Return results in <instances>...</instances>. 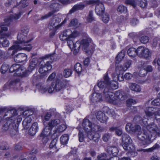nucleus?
<instances>
[{
  "mask_svg": "<svg viewBox=\"0 0 160 160\" xmlns=\"http://www.w3.org/2000/svg\"><path fill=\"white\" fill-rule=\"evenodd\" d=\"M56 74L55 73L53 72L50 74L47 80V83H48L52 80L55 78Z\"/></svg>",
  "mask_w": 160,
  "mask_h": 160,
  "instance_id": "obj_51",
  "label": "nucleus"
},
{
  "mask_svg": "<svg viewBox=\"0 0 160 160\" xmlns=\"http://www.w3.org/2000/svg\"><path fill=\"white\" fill-rule=\"evenodd\" d=\"M1 43L2 46L4 47H8L9 44V41L3 38H0V44Z\"/></svg>",
  "mask_w": 160,
  "mask_h": 160,
  "instance_id": "obj_41",
  "label": "nucleus"
},
{
  "mask_svg": "<svg viewBox=\"0 0 160 160\" xmlns=\"http://www.w3.org/2000/svg\"><path fill=\"white\" fill-rule=\"evenodd\" d=\"M90 100L92 102L102 101V95L98 93H93L90 96Z\"/></svg>",
  "mask_w": 160,
  "mask_h": 160,
  "instance_id": "obj_25",
  "label": "nucleus"
},
{
  "mask_svg": "<svg viewBox=\"0 0 160 160\" xmlns=\"http://www.w3.org/2000/svg\"><path fill=\"white\" fill-rule=\"evenodd\" d=\"M69 139V136L67 134H64L62 135L60 138V142L62 144H66Z\"/></svg>",
  "mask_w": 160,
  "mask_h": 160,
  "instance_id": "obj_39",
  "label": "nucleus"
},
{
  "mask_svg": "<svg viewBox=\"0 0 160 160\" xmlns=\"http://www.w3.org/2000/svg\"><path fill=\"white\" fill-rule=\"evenodd\" d=\"M64 88L63 85H62V80L58 79L54 84V83L52 82L51 85L49 86L48 92L49 93H52L54 91L58 92Z\"/></svg>",
  "mask_w": 160,
  "mask_h": 160,
  "instance_id": "obj_18",
  "label": "nucleus"
},
{
  "mask_svg": "<svg viewBox=\"0 0 160 160\" xmlns=\"http://www.w3.org/2000/svg\"><path fill=\"white\" fill-rule=\"evenodd\" d=\"M132 140L131 138L127 134L123 133L122 136V146L123 149L128 151L132 157L136 156L138 154L135 147L130 144Z\"/></svg>",
  "mask_w": 160,
  "mask_h": 160,
  "instance_id": "obj_7",
  "label": "nucleus"
},
{
  "mask_svg": "<svg viewBox=\"0 0 160 160\" xmlns=\"http://www.w3.org/2000/svg\"><path fill=\"white\" fill-rule=\"evenodd\" d=\"M78 0H55L50 5V8L53 10L49 12L48 13L41 17L39 20H42L46 19L52 16L54 13L59 10V2L63 4H67L74 2Z\"/></svg>",
  "mask_w": 160,
  "mask_h": 160,
  "instance_id": "obj_8",
  "label": "nucleus"
},
{
  "mask_svg": "<svg viewBox=\"0 0 160 160\" xmlns=\"http://www.w3.org/2000/svg\"><path fill=\"white\" fill-rule=\"evenodd\" d=\"M149 40V38L147 36H143L140 39V41L143 43H147L148 42Z\"/></svg>",
  "mask_w": 160,
  "mask_h": 160,
  "instance_id": "obj_49",
  "label": "nucleus"
},
{
  "mask_svg": "<svg viewBox=\"0 0 160 160\" xmlns=\"http://www.w3.org/2000/svg\"><path fill=\"white\" fill-rule=\"evenodd\" d=\"M131 63L130 60L128 61L123 65H119L116 67L115 72L113 74H115L114 76L115 78H117V81H122L123 80V72L126 71L129 68Z\"/></svg>",
  "mask_w": 160,
  "mask_h": 160,
  "instance_id": "obj_12",
  "label": "nucleus"
},
{
  "mask_svg": "<svg viewBox=\"0 0 160 160\" xmlns=\"http://www.w3.org/2000/svg\"><path fill=\"white\" fill-rule=\"evenodd\" d=\"M27 58V55L23 53L17 54L14 56V58L15 61L17 63H21L26 61Z\"/></svg>",
  "mask_w": 160,
  "mask_h": 160,
  "instance_id": "obj_24",
  "label": "nucleus"
},
{
  "mask_svg": "<svg viewBox=\"0 0 160 160\" xmlns=\"http://www.w3.org/2000/svg\"><path fill=\"white\" fill-rule=\"evenodd\" d=\"M16 71V74L19 76L23 77L26 76L25 69L24 67L21 66L17 64H13L10 68L9 72L12 73Z\"/></svg>",
  "mask_w": 160,
  "mask_h": 160,
  "instance_id": "obj_16",
  "label": "nucleus"
},
{
  "mask_svg": "<svg viewBox=\"0 0 160 160\" xmlns=\"http://www.w3.org/2000/svg\"><path fill=\"white\" fill-rule=\"evenodd\" d=\"M148 119L143 117L142 120L140 122L144 127H146L148 131L150 133V135L152 138V140L155 139L157 136H160V127H158L156 124L153 122L148 124Z\"/></svg>",
  "mask_w": 160,
  "mask_h": 160,
  "instance_id": "obj_6",
  "label": "nucleus"
},
{
  "mask_svg": "<svg viewBox=\"0 0 160 160\" xmlns=\"http://www.w3.org/2000/svg\"><path fill=\"white\" fill-rule=\"evenodd\" d=\"M115 74H112V77L113 80L112 81H110L109 78H108V88H111L114 89L117 88L118 87V84L117 82V78H115L114 75Z\"/></svg>",
  "mask_w": 160,
  "mask_h": 160,
  "instance_id": "obj_26",
  "label": "nucleus"
},
{
  "mask_svg": "<svg viewBox=\"0 0 160 160\" xmlns=\"http://www.w3.org/2000/svg\"><path fill=\"white\" fill-rule=\"evenodd\" d=\"M22 33H19L17 37V41L14 44L8 49V53L13 55L17 50H25L30 51L32 48L30 44L28 43L31 41L27 37L29 31L28 28L27 26H23L21 30Z\"/></svg>",
  "mask_w": 160,
  "mask_h": 160,
  "instance_id": "obj_1",
  "label": "nucleus"
},
{
  "mask_svg": "<svg viewBox=\"0 0 160 160\" xmlns=\"http://www.w3.org/2000/svg\"><path fill=\"white\" fill-rule=\"evenodd\" d=\"M151 104L156 106L160 105V98L155 99L152 101Z\"/></svg>",
  "mask_w": 160,
  "mask_h": 160,
  "instance_id": "obj_53",
  "label": "nucleus"
},
{
  "mask_svg": "<svg viewBox=\"0 0 160 160\" xmlns=\"http://www.w3.org/2000/svg\"><path fill=\"white\" fill-rule=\"evenodd\" d=\"M9 132L11 135L12 136L18 134V130L16 128H11L9 130Z\"/></svg>",
  "mask_w": 160,
  "mask_h": 160,
  "instance_id": "obj_50",
  "label": "nucleus"
},
{
  "mask_svg": "<svg viewBox=\"0 0 160 160\" xmlns=\"http://www.w3.org/2000/svg\"><path fill=\"white\" fill-rule=\"evenodd\" d=\"M66 126L65 124H61L56 128V129L54 130V133L62 132L66 129Z\"/></svg>",
  "mask_w": 160,
  "mask_h": 160,
  "instance_id": "obj_37",
  "label": "nucleus"
},
{
  "mask_svg": "<svg viewBox=\"0 0 160 160\" xmlns=\"http://www.w3.org/2000/svg\"><path fill=\"white\" fill-rule=\"evenodd\" d=\"M8 30L7 28L5 26H2L1 27H0V34L1 35H2L3 32L6 31Z\"/></svg>",
  "mask_w": 160,
  "mask_h": 160,
  "instance_id": "obj_62",
  "label": "nucleus"
},
{
  "mask_svg": "<svg viewBox=\"0 0 160 160\" xmlns=\"http://www.w3.org/2000/svg\"><path fill=\"white\" fill-rule=\"evenodd\" d=\"M126 94L123 92L117 91L115 93L108 91L107 88L105 90V99L107 101L114 104L119 103L121 101L124 100L127 98Z\"/></svg>",
  "mask_w": 160,
  "mask_h": 160,
  "instance_id": "obj_4",
  "label": "nucleus"
},
{
  "mask_svg": "<svg viewBox=\"0 0 160 160\" xmlns=\"http://www.w3.org/2000/svg\"><path fill=\"white\" fill-rule=\"evenodd\" d=\"M127 53L130 57H134L138 55L137 49L136 50L134 48H130L128 50Z\"/></svg>",
  "mask_w": 160,
  "mask_h": 160,
  "instance_id": "obj_38",
  "label": "nucleus"
},
{
  "mask_svg": "<svg viewBox=\"0 0 160 160\" xmlns=\"http://www.w3.org/2000/svg\"><path fill=\"white\" fill-rule=\"evenodd\" d=\"M117 11L119 12L125 13L126 12L127 9L124 6L121 5L118 7Z\"/></svg>",
  "mask_w": 160,
  "mask_h": 160,
  "instance_id": "obj_46",
  "label": "nucleus"
},
{
  "mask_svg": "<svg viewBox=\"0 0 160 160\" xmlns=\"http://www.w3.org/2000/svg\"><path fill=\"white\" fill-rule=\"evenodd\" d=\"M57 142V139H54L51 142L50 144V148L53 150L54 152H57L59 149V147L58 146Z\"/></svg>",
  "mask_w": 160,
  "mask_h": 160,
  "instance_id": "obj_35",
  "label": "nucleus"
},
{
  "mask_svg": "<svg viewBox=\"0 0 160 160\" xmlns=\"http://www.w3.org/2000/svg\"><path fill=\"white\" fill-rule=\"evenodd\" d=\"M144 69L147 72H151L152 70V67L151 66L148 65L144 67Z\"/></svg>",
  "mask_w": 160,
  "mask_h": 160,
  "instance_id": "obj_61",
  "label": "nucleus"
},
{
  "mask_svg": "<svg viewBox=\"0 0 160 160\" xmlns=\"http://www.w3.org/2000/svg\"><path fill=\"white\" fill-rule=\"evenodd\" d=\"M72 74L71 70L70 69H65L64 71V76L65 78L70 77Z\"/></svg>",
  "mask_w": 160,
  "mask_h": 160,
  "instance_id": "obj_48",
  "label": "nucleus"
},
{
  "mask_svg": "<svg viewBox=\"0 0 160 160\" xmlns=\"http://www.w3.org/2000/svg\"><path fill=\"white\" fill-rule=\"evenodd\" d=\"M96 118L98 120L102 123L106 122L108 118L104 113L100 111L97 112Z\"/></svg>",
  "mask_w": 160,
  "mask_h": 160,
  "instance_id": "obj_28",
  "label": "nucleus"
},
{
  "mask_svg": "<svg viewBox=\"0 0 160 160\" xmlns=\"http://www.w3.org/2000/svg\"><path fill=\"white\" fill-rule=\"evenodd\" d=\"M136 128L137 131L136 133L137 134L138 139L143 142V144H148L151 143V141L152 138L148 131L142 130L140 126H137Z\"/></svg>",
  "mask_w": 160,
  "mask_h": 160,
  "instance_id": "obj_11",
  "label": "nucleus"
},
{
  "mask_svg": "<svg viewBox=\"0 0 160 160\" xmlns=\"http://www.w3.org/2000/svg\"><path fill=\"white\" fill-rule=\"evenodd\" d=\"M147 74V71L144 68H142L139 71V74L141 77H143L146 75Z\"/></svg>",
  "mask_w": 160,
  "mask_h": 160,
  "instance_id": "obj_54",
  "label": "nucleus"
},
{
  "mask_svg": "<svg viewBox=\"0 0 160 160\" xmlns=\"http://www.w3.org/2000/svg\"><path fill=\"white\" fill-rule=\"evenodd\" d=\"M156 63H157L158 66H160V58H156L154 59L153 62V64L154 65Z\"/></svg>",
  "mask_w": 160,
  "mask_h": 160,
  "instance_id": "obj_64",
  "label": "nucleus"
},
{
  "mask_svg": "<svg viewBox=\"0 0 160 160\" xmlns=\"http://www.w3.org/2000/svg\"><path fill=\"white\" fill-rule=\"evenodd\" d=\"M145 112L147 117H151L154 114L155 117L157 115H160V109H156L153 108H147L145 110Z\"/></svg>",
  "mask_w": 160,
  "mask_h": 160,
  "instance_id": "obj_22",
  "label": "nucleus"
},
{
  "mask_svg": "<svg viewBox=\"0 0 160 160\" xmlns=\"http://www.w3.org/2000/svg\"><path fill=\"white\" fill-rule=\"evenodd\" d=\"M21 14L19 13L18 14H15L14 15H12L8 18L5 19V25H9L11 21L13 20H17L20 17Z\"/></svg>",
  "mask_w": 160,
  "mask_h": 160,
  "instance_id": "obj_34",
  "label": "nucleus"
},
{
  "mask_svg": "<svg viewBox=\"0 0 160 160\" xmlns=\"http://www.w3.org/2000/svg\"><path fill=\"white\" fill-rule=\"evenodd\" d=\"M102 20L105 23H107L109 20V17L107 14H103L102 16Z\"/></svg>",
  "mask_w": 160,
  "mask_h": 160,
  "instance_id": "obj_47",
  "label": "nucleus"
},
{
  "mask_svg": "<svg viewBox=\"0 0 160 160\" xmlns=\"http://www.w3.org/2000/svg\"><path fill=\"white\" fill-rule=\"evenodd\" d=\"M73 40V43L72 44L71 49L73 50L74 54H76L79 51L80 48L82 47V49L88 55L92 54L93 50V49H90L89 46V43L91 42V39L88 37L87 34H85V37L81 42L78 41L74 43Z\"/></svg>",
  "mask_w": 160,
  "mask_h": 160,
  "instance_id": "obj_3",
  "label": "nucleus"
},
{
  "mask_svg": "<svg viewBox=\"0 0 160 160\" xmlns=\"http://www.w3.org/2000/svg\"><path fill=\"white\" fill-rule=\"evenodd\" d=\"M29 113V112L28 111H24L21 116H19L20 117L17 119L18 122L22 120L21 118V116H24L25 117V116L27 115L24 119L22 123L24 128L26 129L28 128L30 126L31 122L32 120V115L28 114Z\"/></svg>",
  "mask_w": 160,
  "mask_h": 160,
  "instance_id": "obj_15",
  "label": "nucleus"
},
{
  "mask_svg": "<svg viewBox=\"0 0 160 160\" xmlns=\"http://www.w3.org/2000/svg\"><path fill=\"white\" fill-rule=\"evenodd\" d=\"M85 7V5L83 3H79L75 5L70 11L69 12L72 13L77 10L82 9Z\"/></svg>",
  "mask_w": 160,
  "mask_h": 160,
  "instance_id": "obj_36",
  "label": "nucleus"
},
{
  "mask_svg": "<svg viewBox=\"0 0 160 160\" xmlns=\"http://www.w3.org/2000/svg\"><path fill=\"white\" fill-rule=\"evenodd\" d=\"M51 115L50 113H48L44 116V119L46 121H48L50 118Z\"/></svg>",
  "mask_w": 160,
  "mask_h": 160,
  "instance_id": "obj_63",
  "label": "nucleus"
},
{
  "mask_svg": "<svg viewBox=\"0 0 160 160\" xmlns=\"http://www.w3.org/2000/svg\"><path fill=\"white\" fill-rule=\"evenodd\" d=\"M110 138V135L108 133L105 134L103 137L102 139L104 142H107Z\"/></svg>",
  "mask_w": 160,
  "mask_h": 160,
  "instance_id": "obj_56",
  "label": "nucleus"
},
{
  "mask_svg": "<svg viewBox=\"0 0 160 160\" xmlns=\"http://www.w3.org/2000/svg\"><path fill=\"white\" fill-rule=\"evenodd\" d=\"M160 146L158 144H155L153 146L152 148H148V149H140L137 150L138 152H151L155 150H157L159 148Z\"/></svg>",
  "mask_w": 160,
  "mask_h": 160,
  "instance_id": "obj_32",
  "label": "nucleus"
},
{
  "mask_svg": "<svg viewBox=\"0 0 160 160\" xmlns=\"http://www.w3.org/2000/svg\"><path fill=\"white\" fill-rule=\"evenodd\" d=\"M36 87L39 92L42 93L48 92L49 87L47 84H44L41 83L37 84Z\"/></svg>",
  "mask_w": 160,
  "mask_h": 160,
  "instance_id": "obj_27",
  "label": "nucleus"
},
{
  "mask_svg": "<svg viewBox=\"0 0 160 160\" xmlns=\"http://www.w3.org/2000/svg\"><path fill=\"white\" fill-rule=\"evenodd\" d=\"M128 87L130 90L135 92H140L141 90V88L140 86L135 83H130Z\"/></svg>",
  "mask_w": 160,
  "mask_h": 160,
  "instance_id": "obj_31",
  "label": "nucleus"
},
{
  "mask_svg": "<svg viewBox=\"0 0 160 160\" xmlns=\"http://www.w3.org/2000/svg\"><path fill=\"white\" fill-rule=\"evenodd\" d=\"M79 34V32L76 31L75 30L72 32L70 30L68 29L62 32L60 35L59 38L61 40H67L68 46L70 48H71L73 40L78 37Z\"/></svg>",
  "mask_w": 160,
  "mask_h": 160,
  "instance_id": "obj_9",
  "label": "nucleus"
},
{
  "mask_svg": "<svg viewBox=\"0 0 160 160\" xmlns=\"http://www.w3.org/2000/svg\"><path fill=\"white\" fill-rule=\"evenodd\" d=\"M62 85H63L64 88L65 87H68L69 85V82L66 79L62 80Z\"/></svg>",
  "mask_w": 160,
  "mask_h": 160,
  "instance_id": "obj_58",
  "label": "nucleus"
},
{
  "mask_svg": "<svg viewBox=\"0 0 160 160\" xmlns=\"http://www.w3.org/2000/svg\"><path fill=\"white\" fill-rule=\"evenodd\" d=\"M127 105L128 107H130L132 105L136 103V101L132 99H129L126 101Z\"/></svg>",
  "mask_w": 160,
  "mask_h": 160,
  "instance_id": "obj_52",
  "label": "nucleus"
},
{
  "mask_svg": "<svg viewBox=\"0 0 160 160\" xmlns=\"http://www.w3.org/2000/svg\"><path fill=\"white\" fill-rule=\"evenodd\" d=\"M138 55L140 57L147 58L151 56L149 50L142 47H139L137 48Z\"/></svg>",
  "mask_w": 160,
  "mask_h": 160,
  "instance_id": "obj_19",
  "label": "nucleus"
},
{
  "mask_svg": "<svg viewBox=\"0 0 160 160\" xmlns=\"http://www.w3.org/2000/svg\"><path fill=\"white\" fill-rule=\"evenodd\" d=\"M38 127L37 122H34L29 129V133L32 136L34 135L38 131Z\"/></svg>",
  "mask_w": 160,
  "mask_h": 160,
  "instance_id": "obj_30",
  "label": "nucleus"
},
{
  "mask_svg": "<svg viewBox=\"0 0 160 160\" xmlns=\"http://www.w3.org/2000/svg\"><path fill=\"white\" fill-rule=\"evenodd\" d=\"M9 66L7 64H3L2 65L1 68V72L2 73H4L8 69Z\"/></svg>",
  "mask_w": 160,
  "mask_h": 160,
  "instance_id": "obj_45",
  "label": "nucleus"
},
{
  "mask_svg": "<svg viewBox=\"0 0 160 160\" xmlns=\"http://www.w3.org/2000/svg\"><path fill=\"white\" fill-rule=\"evenodd\" d=\"M54 59L52 55L51 54L46 55L42 58V59L40 61L39 64V72L41 73H46L48 70H50L52 68V66L51 64V61H47L46 63L45 60L48 59L53 60Z\"/></svg>",
  "mask_w": 160,
  "mask_h": 160,
  "instance_id": "obj_10",
  "label": "nucleus"
},
{
  "mask_svg": "<svg viewBox=\"0 0 160 160\" xmlns=\"http://www.w3.org/2000/svg\"><path fill=\"white\" fill-rule=\"evenodd\" d=\"M137 126H140L138 125H136L135 126L133 125L131 123H128L126 126L125 129L126 130L129 132L135 133L137 131L136 127Z\"/></svg>",
  "mask_w": 160,
  "mask_h": 160,
  "instance_id": "obj_29",
  "label": "nucleus"
},
{
  "mask_svg": "<svg viewBox=\"0 0 160 160\" xmlns=\"http://www.w3.org/2000/svg\"><path fill=\"white\" fill-rule=\"evenodd\" d=\"M52 128L47 125L45 126L40 136L42 137L43 141L44 143H46L51 138V135L54 134V131H52Z\"/></svg>",
  "mask_w": 160,
  "mask_h": 160,
  "instance_id": "obj_13",
  "label": "nucleus"
},
{
  "mask_svg": "<svg viewBox=\"0 0 160 160\" xmlns=\"http://www.w3.org/2000/svg\"><path fill=\"white\" fill-rule=\"evenodd\" d=\"M59 19L58 18H55L51 19L48 25V28L50 30H53L54 31L52 33L53 36L55 34V32L62 25L66 22V19H65L62 23L59 25H57L59 22Z\"/></svg>",
  "mask_w": 160,
  "mask_h": 160,
  "instance_id": "obj_17",
  "label": "nucleus"
},
{
  "mask_svg": "<svg viewBox=\"0 0 160 160\" xmlns=\"http://www.w3.org/2000/svg\"><path fill=\"white\" fill-rule=\"evenodd\" d=\"M138 2L139 5L142 8H145L147 5L146 0H126L125 3L127 4L130 5L134 7L137 5Z\"/></svg>",
  "mask_w": 160,
  "mask_h": 160,
  "instance_id": "obj_21",
  "label": "nucleus"
},
{
  "mask_svg": "<svg viewBox=\"0 0 160 160\" xmlns=\"http://www.w3.org/2000/svg\"><path fill=\"white\" fill-rule=\"evenodd\" d=\"M28 0H21L20 5L22 8H25L28 5Z\"/></svg>",
  "mask_w": 160,
  "mask_h": 160,
  "instance_id": "obj_55",
  "label": "nucleus"
},
{
  "mask_svg": "<svg viewBox=\"0 0 160 160\" xmlns=\"http://www.w3.org/2000/svg\"><path fill=\"white\" fill-rule=\"evenodd\" d=\"M74 69L76 72L78 73H80L82 70L81 64L79 63H76L74 66Z\"/></svg>",
  "mask_w": 160,
  "mask_h": 160,
  "instance_id": "obj_44",
  "label": "nucleus"
},
{
  "mask_svg": "<svg viewBox=\"0 0 160 160\" xmlns=\"http://www.w3.org/2000/svg\"><path fill=\"white\" fill-rule=\"evenodd\" d=\"M125 56V53L124 51H122L118 53L116 58V63H118L121 61Z\"/></svg>",
  "mask_w": 160,
  "mask_h": 160,
  "instance_id": "obj_40",
  "label": "nucleus"
},
{
  "mask_svg": "<svg viewBox=\"0 0 160 160\" xmlns=\"http://www.w3.org/2000/svg\"><path fill=\"white\" fill-rule=\"evenodd\" d=\"M82 126L84 130L87 133L88 138L97 142L99 140V136L95 132L102 131L103 128L100 126L92 123L88 119L85 118L82 123Z\"/></svg>",
  "mask_w": 160,
  "mask_h": 160,
  "instance_id": "obj_2",
  "label": "nucleus"
},
{
  "mask_svg": "<svg viewBox=\"0 0 160 160\" xmlns=\"http://www.w3.org/2000/svg\"><path fill=\"white\" fill-rule=\"evenodd\" d=\"M57 116L56 118L51 119L48 122V126L52 129L61 123V120L60 119L61 118L60 115L58 113Z\"/></svg>",
  "mask_w": 160,
  "mask_h": 160,
  "instance_id": "obj_23",
  "label": "nucleus"
},
{
  "mask_svg": "<svg viewBox=\"0 0 160 160\" xmlns=\"http://www.w3.org/2000/svg\"><path fill=\"white\" fill-rule=\"evenodd\" d=\"M108 77L107 74L105 75L103 77V79L99 82L97 84L98 87L100 89L105 88L103 92V98H105L104 92L105 90L107 88L108 91H110L111 90L108 88Z\"/></svg>",
  "mask_w": 160,
  "mask_h": 160,
  "instance_id": "obj_20",
  "label": "nucleus"
},
{
  "mask_svg": "<svg viewBox=\"0 0 160 160\" xmlns=\"http://www.w3.org/2000/svg\"><path fill=\"white\" fill-rule=\"evenodd\" d=\"M80 24L78 22V20L77 19L72 20L70 22L69 25L71 27H73L76 28L79 27Z\"/></svg>",
  "mask_w": 160,
  "mask_h": 160,
  "instance_id": "obj_42",
  "label": "nucleus"
},
{
  "mask_svg": "<svg viewBox=\"0 0 160 160\" xmlns=\"http://www.w3.org/2000/svg\"><path fill=\"white\" fill-rule=\"evenodd\" d=\"M14 2V0H8L5 3V6L7 7H9Z\"/></svg>",
  "mask_w": 160,
  "mask_h": 160,
  "instance_id": "obj_59",
  "label": "nucleus"
},
{
  "mask_svg": "<svg viewBox=\"0 0 160 160\" xmlns=\"http://www.w3.org/2000/svg\"><path fill=\"white\" fill-rule=\"evenodd\" d=\"M107 151L110 154H112L115 156L118 152V150L116 147L109 146L108 147Z\"/></svg>",
  "mask_w": 160,
  "mask_h": 160,
  "instance_id": "obj_33",
  "label": "nucleus"
},
{
  "mask_svg": "<svg viewBox=\"0 0 160 160\" xmlns=\"http://www.w3.org/2000/svg\"><path fill=\"white\" fill-rule=\"evenodd\" d=\"M78 137L79 141L81 142H82L84 140L83 135L82 132L79 131L78 134Z\"/></svg>",
  "mask_w": 160,
  "mask_h": 160,
  "instance_id": "obj_57",
  "label": "nucleus"
},
{
  "mask_svg": "<svg viewBox=\"0 0 160 160\" xmlns=\"http://www.w3.org/2000/svg\"><path fill=\"white\" fill-rule=\"evenodd\" d=\"M17 112L14 110H11L5 112L2 121L5 120L7 122L2 127V129L5 131L10 130L12 127V123H15L16 118H17Z\"/></svg>",
  "mask_w": 160,
  "mask_h": 160,
  "instance_id": "obj_5",
  "label": "nucleus"
},
{
  "mask_svg": "<svg viewBox=\"0 0 160 160\" xmlns=\"http://www.w3.org/2000/svg\"><path fill=\"white\" fill-rule=\"evenodd\" d=\"M132 77V75L129 73H127L124 75V78L127 80L130 79Z\"/></svg>",
  "mask_w": 160,
  "mask_h": 160,
  "instance_id": "obj_60",
  "label": "nucleus"
},
{
  "mask_svg": "<svg viewBox=\"0 0 160 160\" xmlns=\"http://www.w3.org/2000/svg\"><path fill=\"white\" fill-rule=\"evenodd\" d=\"M95 20L94 18L93 17V12L92 11L89 12V14L87 18V21L88 22H91Z\"/></svg>",
  "mask_w": 160,
  "mask_h": 160,
  "instance_id": "obj_43",
  "label": "nucleus"
},
{
  "mask_svg": "<svg viewBox=\"0 0 160 160\" xmlns=\"http://www.w3.org/2000/svg\"><path fill=\"white\" fill-rule=\"evenodd\" d=\"M87 4H95L96 5L95 12L98 15H102L104 11V7L103 4L98 0H91L86 2Z\"/></svg>",
  "mask_w": 160,
  "mask_h": 160,
  "instance_id": "obj_14",
  "label": "nucleus"
}]
</instances>
